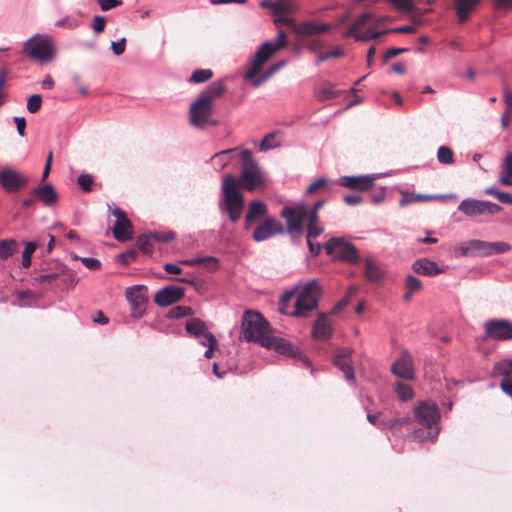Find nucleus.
Listing matches in <instances>:
<instances>
[{"instance_id": "obj_1", "label": "nucleus", "mask_w": 512, "mask_h": 512, "mask_svg": "<svg viewBox=\"0 0 512 512\" xmlns=\"http://www.w3.org/2000/svg\"><path fill=\"white\" fill-rule=\"evenodd\" d=\"M241 335L247 342L258 343L280 354L300 357V351L294 349L289 341L271 334L269 322L259 312L248 310L243 314Z\"/></svg>"}, {"instance_id": "obj_2", "label": "nucleus", "mask_w": 512, "mask_h": 512, "mask_svg": "<svg viewBox=\"0 0 512 512\" xmlns=\"http://www.w3.org/2000/svg\"><path fill=\"white\" fill-rule=\"evenodd\" d=\"M414 420L423 429L415 431V437L424 440H434L439 434L440 411L431 400L419 401L414 409Z\"/></svg>"}, {"instance_id": "obj_3", "label": "nucleus", "mask_w": 512, "mask_h": 512, "mask_svg": "<svg viewBox=\"0 0 512 512\" xmlns=\"http://www.w3.org/2000/svg\"><path fill=\"white\" fill-rule=\"evenodd\" d=\"M297 298L294 310L289 312L293 317H307L309 313L318 307L320 287L318 281L312 279L303 286L296 288Z\"/></svg>"}, {"instance_id": "obj_4", "label": "nucleus", "mask_w": 512, "mask_h": 512, "mask_svg": "<svg viewBox=\"0 0 512 512\" xmlns=\"http://www.w3.org/2000/svg\"><path fill=\"white\" fill-rule=\"evenodd\" d=\"M238 182L237 179L228 174L223 179V196L225 210L228 213L231 222H237L244 208V198L242 194L237 190Z\"/></svg>"}, {"instance_id": "obj_5", "label": "nucleus", "mask_w": 512, "mask_h": 512, "mask_svg": "<svg viewBox=\"0 0 512 512\" xmlns=\"http://www.w3.org/2000/svg\"><path fill=\"white\" fill-rule=\"evenodd\" d=\"M242 168L238 186H242L247 191H254L258 187L264 185V179L259 169L257 162L253 159L250 150L245 149L241 151Z\"/></svg>"}, {"instance_id": "obj_6", "label": "nucleus", "mask_w": 512, "mask_h": 512, "mask_svg": "<svg viewBox=\"0 0 512 512\" xmlns=\"http://www.w3.org/2000/svg\"><path fill=\"white\" fill-rule=\"evenodd\" d=\"M324 248L326 253L336 260L349 264H357L360 261L359 252L355 245L344 238L333 237L325 243Z\"/></svg>"}, {"instance_id": "obj_7", "label": "nucleus", "mask_w": 512, "mask_h": 512, "mask_svg": "<svg viewBox=\"0 0 512 512\" xmlns=\"http://www.w3.org/2000/svg\"><path fill=\"white\" fill-rule=\"evenodd\" d=\"M23 53L38 62H48L54 55V47L47 37L33 36L23 45Z\"/></svg>"}, {"instance_id": "obj_8", "label": "nucleus", "mask_w": 512, "mask_h": 512, "mask_svg": "<svg viewBox=\"0 0 512 512\" xmlns=\"http://www.w3.org/2000/svg\"><path fill=\"white\" fill-rule=\"evenodd\" d=\"M308 215L307 206L299 203L295 206H285L280 216L286 220V230L293 237L303 233V223Z\"/></svg>"}, {"instance_id": "obj_9", "label": "nucleus", "mask_w": 512, "mask_h": 512, "mask_svg": "<svg viewBox=\"0 0 512 512\" xmlns=\"http://www.w3.org/2000/svg\"><path fill=\"white\" fill-rule=\"evenodd\" d=\"M213 107L197 98L191 103L189 108L190 124L198 129H203L208 125H216L212 120Z\"/></svg>"}, {"instance_id": "obj_10", "label": "nucleus", "mask_w": 512, "mask_h": 512, "mask_svg": "<svg viewBox=\"0 0 512 512\" xmlns=\"http://www.w3.org/2000/svg\"><path fill=\"white\" fill-rule=\"evenodd\" d=\"M511 249L510 244L504 241L486 242L481 240H472L464 249V254L489 256L508 252Z\"/></svg>"}, {"instance_id": "obj_11", "label": "nucleus", "mask_w": 512, "mask_h": 512, "mask_svg": "<svg viewBox=\"0 0 512 512\" xmlns=\"http://www.w3.org/2000/svg\"><path fill=\"white\" fill-rule=\"evenodd\" d=\"M458 210L469 217L485 215V214H496L502 210V208L492 202L482 201L476 199H464L458 206Z\"/></svg>"}, {"instance_id": "obj_12", "label": "nucleus", "mask_w": 512, "mask_h": 512, "mask_svg": "<svg viewBox=\"0 0 512 512\" xmlns=\"http://www.w3.org/2000/svg\"><path fill=\"white\" fill-rule=\"evenodd\" d=\"M28 184V178L20 171L3 167L0 169V186L8 193L18 192Z\"/></svg>"}, {"instance_id": "obj_13", "label": "nucleus", "mask_w": 512, "mask_h": 512, "mask_svg": "<svg viewBox=\"0 0 512 512\" xmlns=\"http://www.w3.org/2000/svg\"><path fill=\"white\" fill-rule=\"evenodd\" d=\"M485 337L495 341L512 340V322L505 319H491L485 325Z\"/></svg>"}, {"instance_id": "obj_14", "label": "nucleus", "mask_w": 512, "mask_h": 512, "mask_svg": "<svg viewBox=\"0 0 512 512\" xmlns=\"http://www.w3.org/2000/svg\"><path fill=\"white\" fill-rule=\"evenodd\" d=\"M352 350L348 347H339L333 354V364L339 368L346 380H354V369L352 365Z\"/></svg>"}, {"instance_id": "obj_15", "label": "nucleus", "mask_w": 512, "mask_h": 512, "mask_svg": "<svg viewBox=\"0 0 512 512\" xmlns=\"http://www.w3.org/2000/svg\"><path fill=\"white\" fill-rule=\"evenodd\" d=\"M284 226L274 218H267L262 224L258 225L253 232L252 238L256 242L267 240L268 238L283 234Z\"/></svg>"}, {"instance_id": "obj_16", "label": "nucleus", "mask_w": 512, "mask_h": 512, "mask_svg": "<svg viewBox=\"0 0 512 512\" xmlns=\"http://www.w3.org/2000/svg\"><path fill=\"white\" fill-rule=\"evenodd\" d=\"M185 296V290L179 286H166L155 293L154 302L160 307H167Z\"/></svg>"}, {"instance_id": "obj_17", "label": "nucleus", "mask_w": 512, "mask_h": 512, "mask_svg": "<svg viewBox=\"0 0 512 512\" xmlns=\"http://www.w3.org/2000/svg\"><path fill=\"white\" fill-rule=\"evenodd\" d=\"M267 60L262 57L259 53L256 52L253 61L249 69L245 73V80L251 81L254 87H258L261 85L272 73L276 70V67L272 68L270 71L265 74L257 77V75L261 72L263 65Z\"/></svg>"}, {"instance_id": "obj_18", "label": "nucleus", "mask_w": 512, "mask_h": 512, "mask_svg": "<svg viewBox=\"0 0 512 512\" xmlns=\"http://www.w3.org/2000/svg\"><path fill=\"white\" fill-rule=\"evenodd\" d=\"M113 215L116 217V222L113 227V236L118 241L129 240L133 234V227L125 212L116 208L113 211Z\"/></svg>"}, {"instance_id": "obj_19", "label": "nucleus", "mask_w": 512, "mask_h": 512, "mask_svg": "<svg viewBox=\"0 0 512 512\" xmlns=\"http://www.w3.org/2000/svg\"><path fill=\"white\" fill-rule=\"evenodd\" d=\"M492 376H501L500 388L512 398V360L497 362L492 369Z\"/></svg>"}, {"instance_id": "obj_20", "label": "nucleus", "mask_w": 512, "mask_h": 512, "mask_svg": "<svg viewBox=\"0 0 512 512\" xmlns=\"http://www.w3.org/2000/svg\"><path fill=\"white\" fill-rule=\"evenodd\" d=\"M391 371L399 378L413 380L414 368L411 355L408 352H404L401 357L393 363Z\"/></svg>"}, {"instance_id": "obj_21", "label": "nucleus", "mask_w": 512, "mask_h": 512, "mask_svg": "<svg viewBox=\"0 0 512 512\" xmlns=\"http://www.w3.org/2000/svg\"><path fill=\"white\" fill-rule=\"evenodd\" d=\"M374 177L371 176H343L338 180V183L344 187L365 191L374 185Z\"/></svg>"}, {"instance_id": "obj_22", "label": "nucleus", "mask_w": 512, "mask_h": 512, "mask_svg": "<svg viewBox=\"0 0 512 512\" xmlns=\"http://www.w3.org/2000/svg\"><path fill=\"white\" fill-rule=\"evenodd\" d=\"M226 90L227 88L223 81H215L212 82L204 91H202L198 98L213 106V102L216 99L222 97Z\"/></svg>"}, {"instance_id": "obj_23", "label": "nucleus", "mask_w": 512, "mask_h": 512, "mask_svg": "<svg viewBox=\"0 0 512 512\" xmlns=\"http://www.w3.org/2000/svg\"><path fill=\"white\" fill-rule=\"evenodd\" d=\"M481 0H455V13L459 23H465Z\"/></svg>"}, {"instance_id": "obj_24", "label": "nucleus", "mask_w": 512, "mask_h": 512, "mask_svg": "<svg viewBox=\"0 0 512 512\" xmlns=\"http://www.w3.org/2000/svg\"><path fill=\"white\" fill-rule=\"evenodd\" d=\"M314 94L318 101L324 102L339 97L340 91L332 83L323 81L316 84Z\"/></svg>"}, {"instance_id": "obj_25", "label": "nucleus", "mask_w": 512, "mask_h": 512, "mask_svg": "<svg viewBox=\"0 0 512 512\" xmlns=\"http://www.w3.org/2000/svg\"><path fill=\"white\" fill-rule=\"evenodd\" d=\"M330 26L327 24H318L314 21H305L301 25L296 26L295 34L298 36H313L325 33L329 30Z\"/></svg>"}, {"instance_id": "obj_26", "label": "nucleus", "mask_w": 512, "mask_h": 512, "mask_svg": "<svg viewBox=\"0 0 512 512\" xmlns=\"http://www.w3.org/2000/svg\"><path fill=\"white\" fill-rule=\"evenodd\" d=\"M312 335L314 338L319 340H327L331 337V324L329 319L324 314H320L315 321Z\"/></svg>"}, {"instance_id": "obj_27", "label": "nucleus", "mask_w": 512, "mask_h": 512, "mask_svg": "<svg viewBox=\"0 0 512 512\" xmlns=\"http://www.w3.org/2000/svg\"><path fill=\"white\" fill-rule=\"evenodd\" d=\"M286 43V34L283 30H279L277 35V42L271 43V42H265L263 43L259 49L257 50V53L262 55L264 59L268 60L276 51L284 47Z\"/></svg>"}, {"instance_id": "obj_28", "label": "nucleus", "mask_w": 512, "mask_h": 512, "mask_svg": "<svg viewBox=\"0 0 512 512\" xmlns=\"http://www.w3.org/2000/svg\"><path fill=\"white\" fill-rule=\"evenodd\" d=\"M414 272L426 276H435L442 273V269L436 262L430 261L426 258L419 259L413 263Z\"/></svg>"}, {"instance_id": "obj_29", "label": "nucleus", "mask_w": 512, "mask_h": 512, "mask_svg": "<svg viewBox=\"0 0 512 512\" xmlns=\"http://www.w3.org/2000/svg\"><path fill=\"white\" fill-rule=\"evenodd\" d=\"M267 213V206L262 201H252L249 204L248 213L245 217V229H249L256 218L265 216Z\"/></svg>"}, {"instance_id": "obj_30", "label": "nucleus", "mask_w": 512, "mask_h": 512, "mask_svg": "<svg viewBox=\"0 0 512 512\" xmlns=\"http://www.w3.org/2000/svg\"><path fill=\"white\" fill-rule=\"evenodd\" d=\"M143 290H146V287L141 285L129 287L126 290V298L134 309L142 308L146 302L145 296L142 292Z\"/></svg>"}, {"instance_id": "obj_31", "label": "nucleus", "mask_w": 512, "mask_h": 512, "mask_svg": "<svg viewBox=\"0 0 512 512\" xmlns=\"http://www.w3.org/2000/svg\"><path fill=\"white\" fill-rule=\"evenodd\" d=\"M32 194L38 197L45 205H52L57 201V193L50 184L35 188Z\"/></svg>"}, {"instance_id": "obj_32", "label": "nucleus", "mask_w": 512, "mask_h": 512, "mask_svg": "<svg viewBox=\"0 0 512 512\" xmlns=\"http://www.w3.org/2000/svg\"><path fill=\"white\" fill-rule=\"evenodd\" d=\"M185 330L189 335L194 337L203 336L205 338V334H212L207 331L206 324L199 318H191L187 321Z\"/></svg>"}, {"instance_id": "obj_33", "label": "nucleus", "mask_w": 512, "mask_h": 512, "mask_svg": "<svg viewBox=\"0 0 512 512\" xmlns=\"http://www.w3.org/2000/svg\"><path fill=\"white\" fill-rule=\"evenodd\" d=\"M306 218H308L307 233H306V238L308 240L316 238L320 234L323 233L324 227L319 222L318 214L308 212V215Z\"/></svg>"}, {"instance_id": "obj_34", "label": "nucleus", "mask_w": 512, "mask_h": 512, "mask_svg": "<svg viewBox=\"0 0 512 512\" xmlns=\"http://www.w3.org/2000/svg\"><path fill=\"white\" fill-rule=\"evenodd\" d=\"M364 276L370 282H378L383 277L381 269L369 257L365 258L364 261Z\"/></svg>"}, {"instance_id": "obj_35", "label": "nucleus", "mask_w": 512, "mask_h": 512, "mask_svg": "<svg viewBox=\"0 0 512 512\" xmlns=\"http://www.w3.org/2000/svg\"><path fill=\"white\" fill-rule=\"evenodd\" d=\"M374 18L373 13L365 12L361 14L349 27V29L344 33V37L356 36L358 33L370 20Z\"/></svg>"}, {"instance_id": "obj_36", "label": "nucleus", "mask_w": 512, "mask_h": 512, "mask_svg": "<svg viewBox=\"0 0 512 512\" xmlns=\"http://www.w3.org/2000/svg\"><path fill=\"white\" fill-rule=\"evenodd\" d=\"M405 288L406 292L403 295V298L406 302H410L413 295L422 290L421 281L413 275H408L405 280Z\"/></svg>"}, {"instance_id": "obj_37", "label": "nucleus", "mask_w": 512, "mask_h": 512, "mask_svg": "<svg viewBox=\"0 0 512 512\" xmlns=\"http://www.w3.org/2000/svg\"><path fill=\"white\" fill-rule=\"evenodd\" d=\"M499 181L506 186H512V153H508L503 161Z\"/></svg>"}, {"instance_id": "obj_38", "label": "nucleus", "mask_w": 512, "mask_h": 512, "mask_svg": "<svg viewBox=\"0 0 512 512\" xmlns=\"http://www.w3.org/2000/svg\"><path fill=\"white\" fill-rule=\"evenodd\" d=\"M410 423L409 417H383L380 420V429H400Z\"/></svg>"}, {"instance_id": "obj_39", "label": "nucleus", "mask_w": 512, "mask_h": 512, "mask_svg": "<svg viewBox=\"0 0 512 512\" xmlns=\"http://www.w3.org/2000/svg\"><path fill=\"white\" fill-rule=\"evenodd\" d=\"M58 274L60 281L62 282L63 286L67 289L73 288L76 283L78 282V279L76 278L75 273L67 268L66 266H61L58 269Z\"/></svg>"}, {"instance_id": "obj_40", "label": "nucleus", "mask_w": 512, "mask_h": 512, "mask_svg": "<svg viewBox=\"0 0 512 512\" xmlns=\"http://www.w3.org/2000/svg\"><path fill=\"white\" fill-rule=\"evenodd\" d=\"M332 182L327 178H318L313 183H311L307 189V195H313L320 192H327L331 189Z\"/></svg>"}, {"instance_id": "obj_41", "label": "nucleus", "mask_w": 512, "mask_h": 512, "mask_svg": "<svg viewBox=\"0 0 512 512\" xmlns=\"http://www.w3.org/2000/svg\"><path fill=\"white\" fill-rule=\"evenodd\" d=\"M17 251V242L13 239L0 240V259L5 260Z\"/></svg>"}, {"instance_id": "obj_42", "label": "nucleus", "mask_w": 512, "mask_h": 512, "mask_svg": "<svg viewBox=\"0 0 512 512\" xmlns=\"http://www.w3.org/2000/svg\"><path fill=\"white\" fill-rule=\"evenodd\" d=\"M277 138H278L277 132L268 133L260 142L259 149L261 151H268L270 149L279 147L281 143Z\"/></svg>"}, {"instance_id": "obj_43", "label": "nucleus", "mask_w": 512, "mask_h": 512, "mask_svg": "<svg viewBox=\"0 0 512 512\" xmlns=\"http://www.w3.org/2000/svg\"><path fill=\"white\" fill-rule=\"evenodd\" d=\"M153 237L152 234H143L140 235L137 239V247L138 249L145 253L150 254L153 251Z\"/></svg>"}, {"instance_id": "obj_44", "label": "nucleus", "mask_w": 512, "mask_h": 512, "mask_svg": "<svg viewBox=\"0 0 512 512\" xmlns=\"http://www.w3.org/2000/svg\"><path fill=\"white\" fill-rule=\"evenodd\" d=\"M437 159L441 164L451 165L454 163V153L448 146H440L437 151Z\"/></svg>"}, {"instance_id": "obj_45", "label": "nucleus", "mask_w": 512, "mask_h": 512, "mask_svg": "<svg viewBox=\"0 0 512 512\" xmlns=\"http://www.w3.org/2000/svg\"><path fill=\"white\" fill-rule=\"evenodd\" d=\"M396 394L398 398L402 401H409L414 396V391L410 385L404 384V383H397L396 384Z\"/></svg>"}, {"instance_id": "obj_46", "label": "nucleus", "mask_w": 512, "mask_h": 512, "mask_svg": "<svg viewBox=\"0 0 512 512\" xmlns=\"http://www.w3.org/2000/svg\"><path fill=\"white\" fill-rule=\"evenodd\" d=\"M213 77V72L210 69H197L190 76L189 81L193 83H204Z\"/></svg>"}, {"instance_id": "obj_47", "label": "nucleus", "mask_w": 512, "mask_h": 512, "mask_svg": "<svg viewBox=\"0 0 512 512\" xmlns=\"http://www.w3.org/2000/svg\"><path fill=\"white\" fill-rule=\"evenodd\" d=\"M38 245L35 242H26L25 248L22 253V266L24 268H29L31 266V257L32 254L37 249Z\"/></svg>"}, {"instance_id": "obj_48", "label": "nucleus", "mask_w": 512, "mask_h": 512, "mask_svg": "<svg viewBox=\"0 0 512 512\" xmlns=\"http://www.w3.org/2000/svg\"><path fill=\"white\" fill-rule=\"evenodd\" d=\"M396 10L401 12H414L416 7L413 0H388Z\"/></svg>"}, {"instance_id": "obj_49", "label": "nucleus", "mask_w": 512, "mask_h": 512, "mask_svg": "<svg viewBox=\"0 0 512 512\" xmlns=\"http://www.w3.org/2000/svg\"><path fill=\"white\" fill-rule=\"evenodd\" d=\"M77 183L83 192L88 193L93 190L95 185L93 176L90 174H81L77 178Z\"/></svg>"}, {"instance_id": "obj_50", "label": "nucleus", "mask_w": 512, "mask_h": 512, "mask_svg": "<svg viewBox=\"0 0 512 512\" xmlns=\"http://www.w3.org/2000/svg\"><path fill=\"white\" fill-rule=\"evenodd\" d=\"M385 34H386L385 30L384 31H380V32H376L373 29L368 28L363 33H359L358 32V33H356V36H352V37L356 41H369V40H372V39L379 38L380 36L385 35Z\"/></svg>"}, {"instance_id": "obj_51", "label": "nucleus", "mask_w": 512, "mask_h": 512, "mask_svg": "<svg viewBox=\"0 0 512 512\" xmlns=\"http://www.w3.org/2000/svg\"><path fill=\"white\" fill-rule=\"evenodd\" d=\"M194 310L189 306H175L169 311V317L179 319L185 316H191Z\"/></svg>"}, {"instance_id": "obj_52", "label": "nucleus", "mask_w": 512, "mask_h": 512, "mask_svg": "<svg viewBox=\"0 0 512 512\" xmlns=\"http://www.w3.org/2000/svg\"><path fill=\"white\" fill-rule=\"evenodd\" d=\"M293 11L292 4L285 0H280L273 4V12L277 15H287Z\"/></svg>"}, {"instance_id": "obj_53", "label": "nucleus", "mask_w": 512, "mask_h": 512, "mask_svg": "<svg viewBox=\"0 0 512 512\" xmlns=\"http://www.w3.org/2000/svg\"><path fill=\"white\" fill-rule=\"evenodd\" d=\"M236 149H227L221 152L216 153L212 157V161L215 165H217L220 169H223L228 164V159L226 158L227 154L235 152Z\"/></svg>"}, {"instance_id": "obj_54", "label": "nucleus", "mask_w": 512, "mask_h": 512, "mask_svg": "<svg viewBox=\"0 0 512 512\" xmlns=\"http://www.w3.org/2000/svg\"><path fill=\"white\" fill-rule=\"evenodd\" d=\"M401 194H402V198L399 202L400 206H406L411 203H417V202H421V201L428 199L427 196L414 195V194H410L407 192H401Z\"/></svg>"}, {"instance_id": "obj_55", "label": "nucleus", "mask_w": 512, "mask_h": 512, "mask_svg": "<svg viewBox=\"0 0 512 512\" xmlns=\"http://www.w3.org/2000/svg\"><path fill=\"white\" fill-rule=\"evenodd\" d=\"M42 105V98L39 94L31 95L27 101V110L30 113H36L40 110Z\"/></svg>"}, {"instance_id": "obj_56", "label": "nucleus", "mask_w": 512, "mask_h": 512, "mask_svg": "<svg viewBox=\"0 0 512 512\" xmlns=\"http://www.w3.org/2000/svg\"><path fill=\"white\" fill-rule=\"evenodd\" d=\"M153 240L161 243H168L175 238L173 231H160L151 233Z\"/></svg>"}, {"instance_id": "obj_57", "label": "nucleus", "mask_w": 512, "mask_h": 512, "mask_svg": "<svg viewBox=\"0 0 512 512\" xmlns=\"http://www.w3.org/2000/svg\"><path fill=\"white\" fill-rule=\"evenodd\" d=\"M343 55H344L343 50L340 47H337V48L333 49L332 51L320 53L318 55L317 62L321 63V62L328 60L329 58H339V57H342Z\"/></svg>"}, {"instance_id": "obj_58", "label": "nucleus", "mask_w": 512, "mask_h": 512, "mask_svg": "<svg viewBox=\"0 0 512 512\" xmlns=\"http://www.w3.org/2000/svg\"><path fill=\"white\" fill-rule=\"evenodd\" d=\"M486 193L495 196L501 203L512 205V195L510 193L492 189L486 190Z\"/></svg>"}, {"instance_id": "obj_59", "label": "nucleus", "mask_w": 512, "mask_h": 512, "mask_svg": "<svg viewBox=\"0 0 512 512\" xmlns=\"http://www.w3.org/2000/svg\"><path fill=\"white\" fill-rule=\"evenodd\" d=\"M106 26V19L104 16L95 15L93 17L92 29L95 33L100 34L104 32Z\"/></svg>"}, {"instance_id": "obj_60", "label": "nucleus", "mask_w": 512, "mask_h": 512, "mask_svg": "<svg viewBox=\"0 0 512 512\" xmlns=\"http://www.w3.org/2000/svg\"><path fill=\"white\" fill-rule=\"evenodd\" d=\"M205 338L208 341V344H207L208 349L205 351L204 356L207 359H210L213 357L214 349L217 346V340L213 334H205Z\"/></svg>"}, {"instance_id": "obj_61", "label": "nucleus", "mask_w": 512, "mask_h": 512, "mask_svg": "<svg viewBox=\"0 0 512 512\" xmlns=\"http://www.w3.org/2000/svg\"><path fill=\"white\" fill-rule=\"evenodd\" d=\"M138 253L136 250H129L119 255V260L124 265H129L131 262L136 260Z\"/></svg>"}, {"instance_id": "obj_62", "label": "nucleus", "mask_w": 512, "mask_h": 512, "mask_svg": "<svg viewBox=\"0 0 512 512\" xmlns=\"http://www.w3.org/2000/svg\"><path fill=\"white\" fill-rule=\"evenodd\" d=\"M56 24H57V26H60V27L74 29V28L78 27L79 22L76 18L67 16V17L57 21Z\"/></svg>"}, {"instance_id": "obj_63", "label": "nucleus", "mask_w": 512, "mask_h": 512, "mask_svg": "<svg viewBox=\"0 0 512 512\" xmlns=\"http://www.w3.org/2000/svg\"><path fill=\"white\" fill-rule=\"evenodd\" d=\"M274 22H275L276 26H280V25L288 26L292 32H295V30H296L297 24L295 23V21L289 17H286L285 15L283 17L276 18Z\"/></svg>"}, {"instance_id": "obj_64", "label": "nucleus", "mask_w": 512, "mask_h": 512, "mask_svg": "<svg viewBox=\"0 0 512 512\" xmlns=\"http://www.w3.org/2000/svg\"><path fill=\"white\" fill-rule=\"evenodd\" d=\"M72 82L81 95H87L88 90L86 86L82 83L81 76L79 74H74L72 76Z\"/></svg>"}]
</instances>
